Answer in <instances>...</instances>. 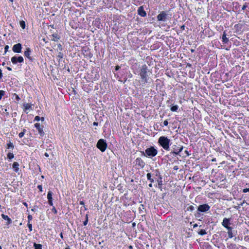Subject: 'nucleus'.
I'll list each match as a JSON object with an SVG mask.
<instances>
[{
	"label": "nucleus",
	"instance_id": "obj_1",
	"mask_svg": "<svg viewBox=\"0 0 249 249\" xmlns=\"http://www.w3.org/2000/svg\"><path fill=\"white\" fill-rule=\"evenodd\" d=\"M151 73V72L149 71L145 64L140 67L139 71V75L141 78V80L139 82L141 85L144 86L145 84L148 83L149 79L148 77Z\"/></svg>",
	"mask_w": 249,
	"mask_h": 249
},
{
	"label": "nucleus",
	"instance_id": "obj_2",
	"mask_svg": "<svg viewBox=\"0 0 249 249\" xmlns=\"http://www.w3.org/2000/svg\"><path fill=\"white\" fill-rule=\"evenodd\" d=\"M170 140L165 136H161L159 138L158 143L165 150H170L169 144Z\"/></svg>",
	"mask_w": 249,
	"mask_h": 249
},
{
	"label": "nucleus",
	"instance_id": "obj_3",
	"mask_svg": "<svg viewBox=\"0 0 249 249\" xmlns=\"http://www.w3.org/2000/svg\"><path fill=\"white\" fill-rule=\"evenodd\" d=\"M158 151L154 147H150L147 148L145 150V154L143 153L144 156L147 157H154L157 154Z\"/></svg>",
	"mask_w": 249,
	"mask_h": 249
},
{
	"label": "nucleus",
	"instance_id": "obj_4",
	"mask_svg": "<svg viewBox=\"0 0 249 249\" xmlns=\"http://www.w3.org/2000/svg\"><path fill=\"white\" fill-rule=\"evenodd\" d=\"M97 147L102 152H104L107 147L106 142L104 139H100L97 143Z\"/></svg>",
	"mask_w": 249,
	"mask_h": 249
},
{
	"label": "nucleus",
	"instance_id": "obj_5",
	"mask_svg": "<svg viewBox=\"0 0 249 249\" xmlns=\"http://www.w3.org/2000/svg\"><path fill=\"white\" fill-rule=\"evenodd\" d=\"M11 62L14 64H16L18 62V63H22V62H23V61H24V59H23V57L21 56H14L11 58Z\"/></svg>",
	"mask_w": 249,
	"mask_h": 249
},
{
	"label": "nucleus",
	"instance_id": "obj_6",
	"mask_svg": "<svg viewBox=\"0 0 249 249\" xmlns=\"http://www.w3.org/2000/svg\"><path fill=\"white\" fill-rule=\"evenodd\" d=\"M173 151L171 152L175 155H178L179 153L182 151L183 150V147L182 145H174L172 146Z\"/></svg>",
	"mask_w": 249,
	"mask_h": 249
},
{
	"label": "nucleus",
	"instance_id": "obj_7",
	"mask_svg": "<svg viewBox=\"0 0 249 249\" xmlns=\"http://www.w3.org/2000/svg\"><path fill=\"white\" fill-rule=\"evenodd\" d=\"M210 209V206L206 204L200 205L198 206L197 210L201 212H206Z\"/></svg>",
	"mask_w": 249,
	"mask_h": 249
},
{
	"label": "nucleus",
	"instance_id": "obj_8",
	"mask_svg": "<svg viewBox=\"0 0 249 249\" xmlns=\"http://www.w3.org/2000/svg\"><path fill=\"white\" fill-rule=\"evenodd\" d=\"M22 46L20 43H18L14 45L13 47L12 50L16 53H19L21 51Z\"/></svg>",
	"mask_w": 249,
	"mask_h": 249
},
{
	"label": "nucleus",
	"instance_id": "obj_9",
	"mask_svg": "<svg viewBox=\"0 0 249 249\" xmlns=\"http://www.w3.org/2000/svg\"><path fill=\"white\" fill-rule=\"evenodd\" d=\"M135 164L136 166L141 168H142L145 165L144 162L140 158L136 159Z\"/></svg>",
	"mask_w": 249,
	"mask_h": 249
},
{
	"label": "nucleus",
	"instance_id": "obj_10",
	"mask_svg": "<svg viewBox=\"0 0 249 249\" xmlns=\"http://www.w3.org/2000/svg\"><path fill=\"white\" fill-rule=\"evenodd\" d=\"M167 14L164 12H162L157 16L158 20L164 21L166 20Z\"/></svg>",
	"mask_w": 249,
	"mask_h": 249
},
{
	"label": "nucleus",
	"instance_id": "obj_11",
	"mask_svg": "<svg viewBox=\"0 0 249 249\" xmlns=\"http://www.w3.org/2000/svg\"><path fill=\"white\" fill-rule=\"evenodd\" d=\"M138 13L140 16L142 17H144L146 15V13L144 10L143 6H140L138 8Z\"/></svg>",
	"mask_w": 249,
	"mask_h": 249
},
{
	"label": "nucleus",
	"instance_id": "obj_12",
	"mask_svg": "<svg viewBox=\"0 0 249 249\" xmlns=\"http://www.w3.org/2000/svg\"><path fill=\"white\" fill-rule=\"evenodd\" d=\"M231 224L230 219L227 218H224L222 222V225L225 228L229 226Z\"/></svg>",
	"mask_w": 249,
	"mask_h": 249
},
{
	"label": "nucleus",
	"instance_id": "obj_13",
	"mask_svg": "<svg viewBox=\"0 0 249 249\" xmlns=\"http://www.w3.org/2000/svg\"><path fill=\"white\" fill-rule=\"evenodd\" d=\"M35 126L36 128V129L38 131V133L41 136L44 135V133L43 132L42 128L41 127L40 124L39 123H36L35 124Z\"/></svg>",
	"mask_w": 249,
	"mask_h": 249
},
{
	"label": "nucleus",
	"instance_id": "obj_14",
	"mask_svg": "<svg viewBox=\"0 0 249 249\" xmlns=\"http://www.w3.org/2000/svg\"><path fill=\"white\" fill-rule=\"evenodd\" d=\"M52 196H53L52 192L51 191H49L48 192L47 198L48 199L49 204L51 206H53V200H52V199H53Z\"/></svg>",
	"mask_w": 249,
	"mask_h": 249
},
{
	"label": "nucleus",
	"instance_id": "obj_15",
	"mask_svg": "<svg viewBox=\"0 0 249 249\" xmlns=\"http://www.w3.org/2000/svg\"><path fill=\"white\" fill-rule=\"evenodd\" d=\"M13 168L14 169V171L16 172H18V169H19V164L18 162H14L13 164Z\"/></svg>",
	"mask_w": 249,
	"mask_h": 249
},
{
	"label": "nucleus",
	"instance_id": "obj_16",
	"mask_svg": "<svg viewBox=\"0 0 249 249\" xmlns=\"http://www.w3.org/2000/svg\"><path fill=\"white\" fill-rule=\"evenodd\" d=\"M1 217L3 219H4L5 220H7L8 224H10L11 223L12 220L11 219L6 215H5L4 214H1Z\"/></svg>",
	"mask_w": 249,
	"mask_h": 249
},
{
	"label": "nucleus",
	"instance_id": "obj_17",
	"mask_svg": "<svg viewBox=\"0 0 249 249\" xmlns=\"http://www.w3.org/2000/svg\"><path fill=\"white\" fill-rule=\"evenodd\" d=\"M31 53L30 49L29 48H26V51L24 52V55L28 58H30V54Z\"/></svg>",
	"mask_w": 249,
	"mask_h": 249
},
{
	"label": "nucleus",
	"instance_id": "obj_18",
	"mask_svg": "<svg viewBox=\"0 0 249 249\" xmlns=\"http://www.w3.org/2000/svg\"><path fill=\"white\" fill-rule=\"evenodd\" d=\"M32 107V105L29 103L25 104L24 105V110L26 111V110L29 109Z\"/></svg>",
	"mask_w": 249,
	"mask_h": 249
},
{
	"label": "nucleus",
	"instance_id": "obj_19",
	"mask_svg": "<svg viewBox=\"0 0 249 249\" xmlns=\"http://www.w3.org/2000/svg\"><path fill=\"white\" fill-rule=\"evenodd\" d=\"M229 39L226 37V35L224 33L222 36V41L224 43H227Z\"/></svg>",
	"mask_w": 249,
	"mask_h": 249
},
{
	"label": "nucleus",
	"instance_id": "obj_20",
	"mask_svg": "<svg viewBox=\"0 0 249 249\" xmlns=\"http://www.w3.org/2000/svg\"><path fill=\"white\" fill-rule=\"evenodd\" d=\"M52 36L53 38H52V40L54 41H57L59 39V37L58 36V35L57 34H53L52 35Z\"/></svg>",
	"mask_w": 249,
	"mask_h": 249
},
{
	"label": "nucleus",
	"instance_id": "obj_21",
	"mask_svg": "<svg viewBox=\"0 0 249 249\" xmlns=\"http://www.w3.org/2000/svg\"><path fill=\"white\" fill-rule=\"evenodd\" d=\"M178 108V105H175L171 107V110L172 111H177Z\"/></svg>",
	"mask_w": 249,
	"mask_h": 249
},
{
	"label": "nucleus",
	"instance_id": "obj_22",
	"mask_svg": "<svg viewBox=\"0 0 249 249\" xmlns=\"http://www.w3.org/2000/svg\"><path fill=\"white\" fill-rule=\"evenodd\" d=\"M7 156V158L10 160H11L12 159L14 158V155L12 153H8Z\"/></svg>",
	"mask_w": 249,
	"mask_h": 249
},
{
	"label": "nucleus",
	"instance_id": "obj_23",
	"mask_svg": "<svg viewBox=\"0 0 249 249\" xmlns=\"http://www.w3.org/2000/svg\"><path fill=\"white\" fill-rule=\"evenodd\" d=\"M147 176V178L148 180H150V181L152 183V182H154V180L153 179L151 178V174L150 173H148L146 175Z\"/></svg>",
	"mask_w": 249,
	"mask_h": 249
},
{
	"label": "nucleus",
	"instance_id": "obj_24",
	"mask_svg": "<svg viewBox=\"0 0 249 249\" xmlns=\"http://www.w3.org/2000/svg\"><path fill=\"white\" fill-rule=\"evenodd\" d=\"M198 233L201 235H203L207 234V232L205 230H201Z\"/></svg>",
	"mask_w": 249,
	"mask_h": 249
},
{
	"label": "nucleus",
	"instance_id": "obj_25",
	"mask_svg": "<svg viewBox=\"0 0 249 249\" xmlns=\"http://www.w3.org/2000/svg\"><path fill=\"white\" fill-rule=\"evenodd\" d=\"M34 247L35 248V249H42V246L40 244L35 243Z\"/></svg>",
	"mask_w": 249,
	"mask_h": 249
},
{
	"label": "nucleus",
	"instance_id": "obj_26",
	"mask_svg": "<svg viewBox=\"0 0 249 249\" xmlns=\"http://www.w3.org/2000/svg\"><path fill=\"white\" fill-rule=\"evenodd\" d=\"M228 234L229 238H231L233 237V233L232 231H228Z\"/></svg>",
	"mask_w": 249,
	"mask_h": 249
},
{
	"label": "nucleus",
	"instance_id": "obj_27",
	"mask_svg": "<svg viewBox=\"0 0 249 249\" xmlns=\"http://www.w3.org/2000/svg\"><path fill=\"white\" fill-rule=\"evenodd\" d=\"M20 25L21 26V27L23 28V29H24L25 28V22L24 21H21L20 22Z\"/></svg>",
	"mask_w": 249,
	"mask_h": 249
},
{
	"label": "nucleus",
	"instance_id": "obj_28",
	"mask_svg": "<svg viewBox=\"0 0 249 249\" xmlns=\"http://www.w3.org/2000/svg\"><path fill=\"white\" fill-rule=\"evenodd\" d=\"M25 131H26V130H25V129H24V130H23V131L22 132H20V133H19L18 136H19V137L20 138H22V137L24 136V134H25Z\"/></svg>",
	"mask_w": 249,
	"mask_h": 249
},
{
	"label": "nucleus",
	"instance_id": "obj_29",
	"mask_svg": "<svg viewBox=\"0 0 249 249\" xmlns=\"http://www.w3.org/2000/svg\"><path fill=\"white\" fill-rule=\"evenodd\" d=\"M8 148H12L13 149L14 148V145L12 142H9L8 144Z\"/></svg>",
	"mask_w": 249,
	"mask_h": 249
},
{
	"label": "nucleus",
	"instance_id": "obj_30",
	"mask_svg": "<svg viewBox=\"0 0 249 249\" xmlns=\"http://www.w3.org/2000/svg\"><path fill=\"white\" fill-rule=\"evenodd\" d=\"M5 92L3 90H0V100H1L2 97L4 95Z\"/></svg>",
	"mask_w": 249,
	"mask_h": 249
},
{
	"label": "nucleus",
	"instance_id": "obj_31",
	"mask_svg": "<svg viewBox=\"0 0 249 249\" xmlns=\"http://www.w3.org/2000/svg\"><path fill=\"white\" fill-rule=\"evenodd\" d=\"M28 227L30 230V231H32V225L29 223H28Z\"/></svg>",
	"mask_w": 249,
	"mask_h": 249
},
{
	"label": "nucleus",
	"instance_id": "obj_32",
	"mask_svg": "<svg viewBox=\"0 0 249 249\" xmlns=\"http://www.w3.org/2000/svg\"><path fill=\"white\" fill-rule=\"evenodd\" d=\"M88 221V215H86V220L83 223V224L84 226H86L87 224Z\"/></svg>",
	"mask_w": 249,
	"mask_h": 249
},
{
	"label": "nucleus",
	"instance_id": "obj_33",
	"mask_svg": "<svg viewBox=\"0 0 249 249\" xmlns=\"http://www.w3.org/2000/svg\"><path fill=\"white\" fill-rule=\"evenodd\" d=\"M226 228L227 229L228 231H232V228L231 227H230L229 226L226 227Z\"/></svg>",
	"mask_w": 249,
	"mask_h": 249
},
{
	"label": "nucleus",
	"instance_id": "obj_34",
	"mask_svg": "<svg viewBox=\"0 0 249 249\" xmlns=\"http://www.w3.org/2000/svg\"><path fill=\"white\" fill-rule=\"evenodd\" d=\"M14 96H15V98L17 101H19L20 100V98L17 94H14Z\"/></svg>",
	"mask_w": 249,
	"mask_h": 249
},
{
	"label": "nucleus",
	"instance_id": "obj_35",
	"mask_svg": "<svg viewBox=\"0 0 249 249\" xmlns=\"http://www.w3.org/2000/svg\"><path fill=\"white\" fill-rule=\"evenodd\" d=\"M40 120V118L39 116H36L35 117V121H39Z\"/></svg>",
	"mask_w": 249,
	"mask_h": 249
},
{
	"label": "nucleus",
	"instance_id": "obj_36",
	"mask_svg": "<svg viewBox=\"0 0 249 249\" xmlns=\"http://www.w3.org/2000/svg\"><path fill=\"white\" fill-rule=\"evenodd\" d=\"M8 49H9L8 45H6L4 47L5 53H6L8 51Z\"/></svg>",
	"mask_w": 249,
	"mask_h": 249
},
{
	"label": "nucleus",
	"instance_id": "obj_37",
	"mask_svg": "<svg viewBox=\"0 0 249 249\" xmlns=\"http://www.w3.org/2000/svg\"><path fill=\"white\" fill-rule=\"evenodd\" d=\"M243 193H247L248 192H249V188H246L244 189L243 190Z\"/></svg>",
	"mask_w": 249,
	"mask_h": 249
},
{
	"label": "nucleus",
	"instance_id": "obj_38",
	"mask_svg": "<svg viewBox=\"0 0 249 249\" xmlns=\"http://www.w3.org/2000/svg\"><path fill=\"white\" fill-rule=\"evenodd\" d=\"M168 124V122L167 121V120H165L164 122H163V124L165 125V126H167Z\"/></svg>",
	"mask_w": 249,
	"mask_h": 249
},
{
	"label": "nucleus",
	"instance_id": "obj_39",
	"mask_svg": "<svg viewBox=\"0 0 249 249\" xmlns=\"http://www.w3.org/2000/svg\"><path fill=\"white\" fill-rule=\"evenodd\" d=\"M37 188L39 189L40 191H42V187L41 185H38Z\"/></svg>",
	"mask_w": 249,
	"mask_h": 249
},
{
	"label": "nucleus",
	"instance_id": "obj_40",
	"mask_svg": "<svg viewBox=\"0 0 249 249\" xmlns=\"http://www.w3.org/2000/svg\"><path fill=\"white\" fill-rule=\"evenodd\" d=\"M28 219L29 222L30 220H31L32 219V215H29L28 216Z\"/></svg>",
	"mask_w": 249,
	"mask_h": 249
},
{
	"label": "nucleus",
	"instance_id": "obj_41",
	"mask_svg": "<svg viewBox=\"0 0 249 249\" xmlns=\"http://www.w3.org/2000/svg\"><path fill=\"white\" fill-rule=\"evenodd\" d=\"M79 204L81 205H84V202L83 201H80V202H79Z\"/></svg>",
	"mask_w": 249,
	"mask_h": 249
},
{
	"label": "nucleus",
	"instance_id": "obj_42",
	"mask_svg": "<svg viewBox=\"0 0 249 249\" xmlns=\"http://www.w3.org/2000/svg\"><path fill=\"white\" fill-rule=\"evenodd\" d=\"M1 77H2V71L0 69V79H1Z\"/></svg>",
	"mask_w": 249,
	"mask_h": 249
},
{
	"label": "nucleus",
	"instance_id": "obj_43",
	"mask_svg": "<svg viewBox=\"0 0 249 249\" xmlns=\"http://www.w3.org/2000/svg\"><path fill=\"white\" fill-rule=\"evenodd\" d=\"M119 69H120V67L119 66H117L116 67V69H116V71L118 70Z\"/></svg>",
	"mask_w": 249,
	"mask_h": 249
},
{
	"label": "nucleus",
	"instance_id": "obj_44",
	"mask_svg": "<svg viewBox=\"0 0 249 249\" xmlns=\"http://www.w3.org/2000/svg\"><path fill=\"white\" fill-rule=\"evenodd\" d=\"M44 155L46 157H49V154L47 153H45Z\"/></svg>",
	"mask_w": 249,
	"mask_h": 249
},
{
	"label": "nucleus",
	"instance_id": "obj_45",
	"mask_svg": "<svg viewBox=\"0 0 249 249\" xmlns=\"http://www.w3.org/2000/svg\"><path fill=\"white\" fill-rule=\"evenodd\" d=\"M197 226L198 225H197V224H195L194 225L193 227H194V228H195L197 227Z\"/></svg>",
	"mask_w": 249,
	"mask_h": 249
},
{
	"label": "nucleus",
	"instance_id": "obj_46",
	"mask_svg": "<svg viewBox=\"0 0 249 249\" xmlns=\"http://www.w3.org/2000/svg\"><path fill=\"white\" fill-rule=\"evenodd\" d=\"M40 120H41L42 121H43L44 120V118L43 117L40 118Z\"/></svg>",
	"mask_w": 249,
	"mask_h": 249
},
{
	"label": "nucleus",
	"instance_id": "obj_47",
	"mask_svg": "<svg viewBox=\"0 0 249 249\" xmlns=\"http://www.w3.org/2000/svg\"><path fill=\"white\" fill-rule=\"evenodd\" d=\"M7 70H8L9 71H11L12 70V69L10 67H7Z\"/></svg>",
	"mask_w": 249,
	"mask_h": 249
},
{
	"label": "nucleus",
	"instance_id": "obj_48",
	"mask_svg": "<svg viewBox=\"0 0 249 249\" xmlns=\"http://www.w3.org/2000/svg\"><path fill=\"white\" fill-rule=\"evenodd\" d=\"M23 204L25 206H27V204L26 203V202H24L23 203Z\"/></svg>",
	"mask_w": 249,
	"mask_h": 249
},
{
	"label": "nucleus",
	"instance_id": "obj_49",
	"mask_svg": "<svg viewBox=\"0 0 249 249\" xmlns=\"http://www.w3.org/2000/svg\"><path fill=\"white\" fill-rule=\"evenodd\" d=\"M185 153L187 154L188 156L189 155V153H188L187 151H185Z\"/></svg>",
	"mask_w": 249,
	"mask_h": 249
},
{
	"label": "nucleus",
	"instance_id": "obj_50",
	"mask_svg": "<svg viewBox=\"0 0 249 249\" xmlns=\"http://www.w3.org/2000/svg\"><path fill=\"white\" fill-rule=\"evenodd\" d=\"M149 186L150 187H151L152 186V183L149 184Z\"/></svg>",
	"mask_w": 249,
	"mask_h": 249
},
{
	"label": "nucleus",
	"instance_id": "obj_51",
	"mask_svg": "<svg viewBox=\"0 0 249 249\" xmlns=\"http://www.w3.org/2000/svg\"><path fill=\"white\" fill-rule=\"evenodd\" d=\"M60 236L61 238H63V234L62 233L60 234Z\"/></svg>",
	"mask_w": 249,
	"mask_h": 249
},
{
	"label": "nucleus",
	"instance_id": "obj_52",
	"mask_svg": "<svg viewBox=\"0 0 249 249\" xmlns=\"http://www.w3.org/2000/svg\"><path fill=\"white\" fill-rule=\"evenodd\" d=\"M53 209H54V212L55 213H56V209H55V208H53Z\"/></svg>",
	"mask_w": 249,
	"mask_h": 249
},
{
	"label": "nucleus",
	"instance_id": "obj_53",
	"mask_svg": "<svg viewBox=\"0 0 249 249\" xmlns=\"http://www.w3.org/2000/svg\"><path fill=\"white\" fill-rule=\"evenodd\" d=\"M174 169H178V168H177V166H175V167H174Z\"/></svg>",
	"mask_w": 249,
	"mask_h": 249
},
{
	"label": "nucleus",
	"instance_id": "obj_54",
	"mask_svg": "<svg viewBox=\"0 0 249 249\" xmlns=\"http://www.w3.org/2000/svg\"><path fill=\"white\" fill-rule=\"evenodd\" d=\"M246 8V7L245 6H244L242 8L243 9H244L245 8Z\"/></svg>",
	"mask_w": 249,
	"mask_h": 249
},
{
	"label": "nucleus",
	"instance_id": "obj_55",
	"mask_svg": "<svg viewBox=\"0 0 249 249\" xmlns=\"http://www.w3.org/2000/svg\"><path fill=\"white\" fill-rule=\"evenodd\" d=\"M97 123H96L95 122L94 123V125H97Z\"/></svg>",
	"mask_w": 249,
	"mask_h": 249
},
{
	"label": "nucleus",
	"instance_id": "obj_56",
	"mask_svg": "<svg viewBox=\"0 0 249 249\" xmlns=\"http://www.w3.org/2000/svg\"><path fill=\"white\" fill-rule=\"evenodd\" d=\"M130 249H132V247L131 246H130L129 247Z\"/></svg>",
	"mask_w": 249,
	"mask_h": 249
},
{
	"label": "nucleus",
	"instance_id": "obj_57",
	"mask_svg": "<svg viewBox=\"0 0 249 249\" xmlns=\"http://www.w3.org/2000/svg\"><path fill=\"white\" fill-rule=\"evenodd\" d=\"M193 206H191V207H190L191 209H193Z\"/></svg>",
	"mask_w": 249,
	"mask_h": 249
},
{
	"label": "nucleus",
	"instance_id": "obj_58",
	"mask_svg": "<svg viewBox=\"0 0 249 249\" xmlns=\"http://www.w3.org/2000/svg\"><path fill=\"white\" fill-rule=\"evenodd\" d=\"M11 2H13L14 0H10Z\"/></svg>",
	"mask_w": 249,
	"mask_h": 249
},
{
	"label": "nucleus",
	"instance_id": "obj_59",
	"mask_svg": "<svg viewBox=\"0 0 249 249\" xmlns=\"http://www.w3.org/2000/svg\"><path fill=\"white\" fill-rule=\"evenodd\" d=\"M0 249H2L1 246H0Z\"/></svg>",
	"mask_w": 249,
	"mask_h": 249
},
{
	"label": "nucleus",
	"instance_id": "obj_60",
	"mask_svg": "<svg viewBox=\"0 0 249 249\" xmlns=\"http://www.w3.org/2000/svg\"><path fill=\"white\" fill-rule=\"evenodd\" d=\"M1 207V205H0V208Z\"/></svg>",
	"mask_w": 249,
	"mask_h": 249
}]
</instances>
